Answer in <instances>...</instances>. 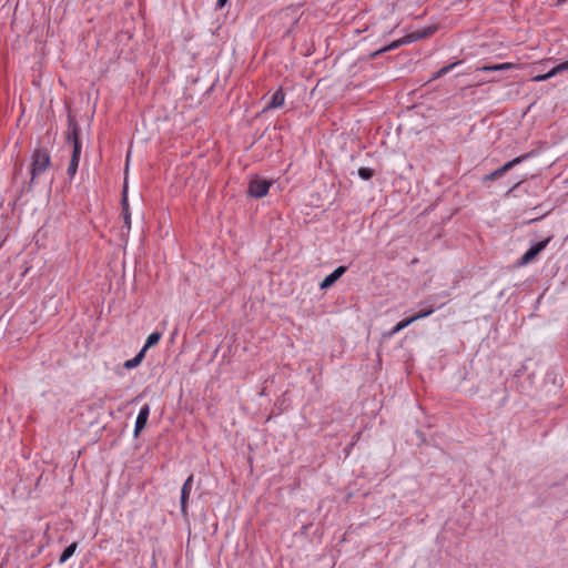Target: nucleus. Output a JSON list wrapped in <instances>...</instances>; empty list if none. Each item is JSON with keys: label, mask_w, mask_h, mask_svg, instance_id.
Wrapping results in <instances>:
<instances>
[{"label": "nucleus", "mask_w": 568, "mask_h": 568, "mask_svg": "<svg viewBox=\"0 0 568 568\" xmlns=\"http://www.w3.org/2000/svg\"><path fill=\"white\" fill-rule=\"evenodd\" d=\"M144 356H145L144 352L140 351L133 358L124 362V364H123L124 368H126V369L135 368L136 366H139L141 364Z\"/></svg>", "instance_id": "obj_19"}, {"label": "nucleus", "mask_w": 568, "mask_h": 568, "mask_svg": "<svg viewBox=\"0 0 568 568\" xmlns=\"http://www.w3.org/2000/svg\"><path fill=\"white\" fill-rule=\"evenodd\" d=\"M433 312H434L433 306H429L428 308L420 310L417 314H415V315H413L410 317L415 322L417 320H420V318L429 316L430 314H433Z\"/></svg>", "instance_id": "obj_22"}, {"label": "nucleus", "mask_w": 568, "mask_h": 568, "mask_svg": "<svg viewBox=\"0 0 568 568\" xmlns=\"http://www.w3.org/2000/svg\"><path fill=\"white\" fill-rule=\"evenodd\" d=\"M346 270L347 267L344 265L338 266L322 281L320 287L325 290L333 286L335 282L346 272Z\"/></svg>", "instance_id": "obj_8"}, {"label": "nucleus", "mask_w": 568, "mask_h": 568, "mask_svg": "<svg viewBox=\"0 0 568 568\" xmlns=\"http://www.w3.org/2000/svg\"><path fill=\"white\" fill-rule=\"evenodd\" d=\"M80 155H81V152H78V153L72 152V154H71L70 163H69L68 171H67L70 179H72L78 171Z\"/></svg>", "instance_id": "obj_16"}, {"label": "nucleus", "mask_w": 568, "mask_h": 568, "mask_svg": "<svg viewBox=\"0 0 568 568\" xmlns=\"http://www.w3.org/2000/svg\"><path fill=\"white\" fill-rule=\"evenodd\" d=\"M161 337H162V333H160V332L151 333L148 336L146 342L141 351H143L145 353L148 351V348L155 346L160 342Z\"/></svg>", "instance_id": "obj_18"}, {"label": "nucleus", "mask_w": 568, "mask_h": 568, "mask_svg": "<svg viewBox=\"0 0 568 568\" xmlns=\"http://www.w3.org/2000/svg\"><path fill=\"white\" fill-rule=\"evenodd\" d=\"M51 165L50 152L45 148H38L33 151L30 166V183L28 190L32 189L36 179L44 173Z\"/></svg>", "instance_id": "obj_1"}, {"label": "nucleus", "mask_w": 568, "mask_h": 568, "mask_svg": "<svg viewBox=\"0 0 568 568\" xmlns=\"http://www.w3.org/2000/svg\"><path fill=\"white\" fill-rule=\"evenodd\" d=\"M436 30H437V27L430 26V27L415 30V31L408 33V38H410L412 42H415V41H418V40H422V39L433 36Z\"/></svg>", "instance_id": "obj_11"}, {"label": "nucleus", "mask_w": 568, "mask_h": 568, "mask_svg": "<svg viewBox=\"0 0 568 568\" xmlns=\"http://www.w3.org/2000/svg\"><path fill=\"white\" fill-rule=\"evenodd\" d=\"M358 175L363 180H371L375 175V171L369 168H359Z\"/></svg>", "instance_id": "obj_21"}, {"label": "nucleus", "mask_w": 568, "mask_h": 568, "mask_svg": "<svg viewBox=\"0 0 568 568\" xmlns=\"http://www.w3.org/2000/svg\"><path fill=\"white\" fill-rule=\"evenodd\" d=\"M516 64L510 62L491 64V65H483L476 69V71L490 72V71H504L515 69Z\"/></svg>", "instance_id": "obj_13"}, {"label": "nucleus", "mask_w": 568, "mask_h": 568, "mask_svg": "<svg viewBox=\"0 0 568 568\" xmlns=\"http://www.w3.org/2000/svg\"><path fill=\"white\" fill-rule=\"evenodd\" d=\"M121 204H122V215H123V220H124V227L126 229V233H129V231L131 229V214L129 211V202H128L125 192L123 193Z\"/></svg>", "instance_id": "obj_14"}, {"label": "nucleus", "mask_w": 568, "mask_h": 568, "mask_svg": "<svg viewBox=\"0 0 568 568\" xmlns=\"http://www.w3.org/2000/svg\"><path fill=\"white\" fill-rule=\"evenodd\" d=\"M193 478H194V476H193V474H191L184 481L182 489H181V511L183 515H187V500L190 498Z\"/></svg>", "instance_id": "obj_6"}, {"label": "nucleus", "mask_w": 568, "mask_h": 568, "mask_svg": "<svg viewBox=\"0 0 568 568\" xmlns=\"http://www.w3.org/2000/svg\"><path fill=\"white\" fill-rule=\"evenodd\" d=\"M520 183H521V181L517 182V183L511 187V190H514V189L518 187Z\"/></svg>", "instance_id": "obj_25"}, {"label": "nucleus", "mask_w": 568, "mask_h": 568, "mask_svg": "<svg viewBox=\"0 0 568 568\" xmlns=\"http://www.w3.org/2000/svg\"><path fill=\"white\" fill-rule=\"evenodd\" d=\"M284 101H285V93L283 92L282 89H278L277 91H275L272 94L271 101L267 103V105L264 108L263 111L280 108L284 104Z\"/></svg>", "instance_id": "obj_12"}, {"label": "nucleus", "mask_w": 568, "mask_h": 568, "mask_svg": "<svg viewBox=\"0 0 568 568\" xmlns=\"http://www.w3.org/2000/svg\"><path fill=\"white\" fill-rule=\"evenodd\" d=\"M412 323H414V321L412 320V317H407V318H404L400 322H398L390 331L388 332H385L383 334V337L384 338H389L392 337L393 335H395L396 333L400 332L402 329H404L405 327H407L408 325H410Z\"/></svg>", "instance_id": "obj_15"}, {"label": "nucleus", "mask_w": 568, "mask_h": 568, "mask_svg": "<svg viewBox=\"0 0 568 568\" xmlns=\"http://www.w3.org/2000/svg\"><path fill=\"white\" fill-rule=\"evenodd\" d=\"M150 415V406L145 404L141 409L135 420L134 436L138 437L145 428Z\"/></svg>", "instance_id": "obj_7"}, {"label": "nucleus", "mask_w": 568, "mask_h": 568, "mask_svg": "<svg viewBox=\"0 0 568 568\" xmlns=\"http://www.w3.org/2000/svg\"><path fill=\"white\" fill-rule=\"evenodd\" d=\"M463 61H455L453 63H449L443 68H440L439 70H437L436 72L433 73L432 78L429 79V81H434V80H437L442 77H444L445 74H447L449 71H452L455 67H457L458 64H460Z\"/></svg>", "instance_id": "obj_17"}, {"label": "nucleus", "mask_w": 568, "mask_h": 568, "mask_svg": "<svg viewBox=\"0 0 568 568\" xmlns=\"http://www.w3.org/2000/svg\"><path fill=\"white\" fill-rule=\"evenodd\" d=\"M532 155H534V152H528V153L521 154V155H519V156L508 161L507 163H505L504 165H501L497 170L490 172L489 174H486L484 176L483 181L484 182H486V181H495V180L499 179L506 172L511 170L514 166L523 163L524 161H526L527 159H529Z\"/></svg>", "instance_id": "obj_3"}, {"label": "nucleus", "mask_w": 568, "mask_h": 568, "mask_svg": "<svg viewBox=\"0 0 568 568\" xmlns=\"http://www.w3.org/2000/svg\"><path fill=\"white\" fill-rule=\"evenodd\" d=\"M471 85H468V87H465V88H462V92H465L466 90L470 89Z\"/></svg>", "instance_id": "obj_24"}, {"label": "nucleus", "mask_w": 568, "mask_h": 568, "mask_svg": "<svg viewBox=\"0 0 568 568\" xmlns=\"http://www.w3.org/2000/svg\"><path fill=\"white\" fill-rule=\"evenodd\" d=\"M550 242V237L545 241L532 244L526 253L517 261V266H524L536 258V256L547 246Z\"/></svg>", "instance_id": "obj_5"}, {"label": "nucleus", "mask_w": 568, "mask_h": 568, "mask_svg": "<svg viewBox=\"0 0 568 568\" xmlns=\"http://www.w3.org/2000/svg\"><path fill=\"white\" fill-rule=\"evenodd\" d=\"M410 42H412V40H410V38H408V34H407L398 40L393 41L392 43L385 45L384 48L376 50L375 52H373L371 54V58L374 59V58L378 57L379 54H382L383 52H387V51L397 49L402 44H406V43H410Z\"/></svg>", "instance_id": "obj_9"}, {"label": "nucleus", "mask_w": 568, "mask_h": 568, "mask_svg": "<svg viewBox=\"0 0 568 568\" xmlns=\"http://www.w3.org/2000/svg\"><path fill=\"white\" fill-rule=\"evenodd\" d=\"M80 126L74 115L68 114V132L65 136L67 143L72 145V152H81L82 144L80 140Z\"/></svg>", "instance_id": "obj_2"}, {"label": "nucleus", "mask_w": 568, "mask_h": 568, "mask_svg": "<svg viewBox=\"0 0 568 568\" xmlns=\"http://www.w3.org/2000/svg\"><path fill=\"white\" fill-rule=\"evenodd\" d=\"M270 187V181L255 176L248 182L247 194L252 197L260 199L267 194Z\"/></svg>", "instance_id": "obj_4"}, {"label": "nucleus", "mask_w": 568, "mask_h": 568, "mask_svg": "<svg viewBox=\"0 0 568 568\" xmlns=\"http://www.w3.org/2000/svg\"><path fill=\"white\" fill-rule=\"evenodd\" d=\"M566 70H568V60L556 65L555 68H552L549 72H547L545 74H538V75L534 77L532 81L542 82V81H546V80L552 78L557 73L566 71Z\"/></svg>", "instance_id": "obj_10"}, {"label": "nucleus", "mask_w": 568, "mask_h": 568, "mask_svg": "<svg viewBox=\"0 0 568 568\" xmlns=\"http://www.w3.org/2000/svg\"><path fill=\"white\" fill-rule=\"evenodd\" d=\"M227 1L229 0H217L216 7L217 8H223L226 4Z\"/></svg>", "instance_id": "obj_23"}, {"label": "nucleus", "mask_w": 568, "mask_h": 568, "mask_svg": "<svg viewBox=\"0 0 568 568\" xmlns=\"http://www.w3.org/2000/svg\"><path fill=\"white\" fill-rule=\"evenodd\" d=\"M78 547V544L77 542H72L70 544L68 547L64 548V550L62 551L61 556H60V559H59V562L60 564H63L69 558H71L75 551Z\"/></svg>", "instance_id": "obj_20"}]
</instances>
